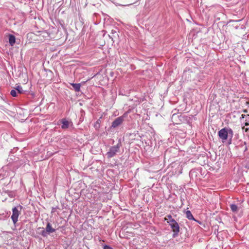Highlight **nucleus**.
Instances as JSON below:
<instances>
[{
  "mask_svg": "<svg viewBox=\"0 0 249 249\" xmlns=\"http://www.w3.org/2000/svg\"><path fill=\"white\" fill-rule=\"evenodd\" d=\"M218 136L223 142L229 139V137H233V132L230 128L224 127L218 132Z\"/></svg>",
  "mask_w": 249,
  "mask_h": 249,
  "instance_id": "obj_1",
  "label": "nucleus"
},
{
  "mask_svg": "<svg viewBox=\"0 0 249 249\" xmlns=\"http://www.w3.org/2000/svg\"><path fill=\"white\" fill-rule=\"evenodd\" d=\"M121 146V143L120 142L116 145L111 146L106 154L107 157L109 159L114 157L117 153L120 152Z\"/></svg>",
  "mask_w": 249,
  "mask_h": 249,
  "instance_id": "obj_2",
  "label": "nucleus"
},
{
  "mask_svg": "<svg viewBox=\"0 0 249 249\" xmlns=\"http://www.w3.org/2000/svg\"><path fill=\"white\" fill-rule=\"evenodd\" d=\"M167 223L170 226L173 232V237L175 238L178 236L179 231V226L178 222L174 219H172V220L167 221Z\"/></svg>",
  "mask_w": 249,
  "mask_h": 249,
  "instance_id": "obj_3",
  "label": "nucleus"
},
{
  "mask_svg": "<svg viewBox=\"0 0 249 249\" xmlns=\"http://www.w3.org/2000/svg\"><path fill=\"white\" fill-rule=\"evenodd\" d=\"M22 207L20 205L18 207H15L12 209V214L11 219L14 224H16L18 221V217L20 213V211L22 209Z\"/></svg>",
  "mask_w": 249,
  "mask_h": 249,
  "instance_id": "obj_4",
  "label": "nucleus"
},
{
  "mask_svg": "<svg viewBox=\"0 0 249 249\" xmlns=\"http://www.w3.org/2000/svg\"><path fill=\"white\" fill-rule=\"evenodd\" d=\"M125 113L120 117H117L113 121L111 124V127L115 128L120 125L124 121V118L125 117Z\"/></svg>",
  "mask_w": 249,
  "mask_h": 249,
  "instance_id": "obj_5",
  "label": "nucleus"
},
{
  "mask_svg": "<svg viewBox=\"0 0 249 249\" xmlns=\"http://www.w3.org/2000/svg\"><path fill=\"white\" fill-rule=\"evenodd\" d=\"M59 122L62 124L61 126V128L62 129H65L69 127L70 122L66 119L63 118L61 120H60Z\"/></svg>",
  "mask_w": 249,
  "mask_h": 249,
  "instance_id": "obj_6",
  "label": "nucleus"
},
{
  "mask_svg": "<svg viewBox=\"0 0 249 249\" xmlns=\"http://www.w3.org/2000/svg\"><path fill=\"white\" fill-rule=\"evenodd\" d=\"M119 2H122L124 5H130L135 3L139 0H118Z\"/></svg>",
  "mask_w": 249,
  "mask_h": 249,
  "instance_id": "obj_7",
  "label": "nucleus"
},
{
  "mask_svg": "<svg viewBox=\"0 0 249 249\" xmlns=\"http://www.w3.org/2000/svg\"><path fill=\"white\" fill-rule=\"evenodd\" d=\"M46 230H47V231L49 234H50L51 233L55 231V230L52 227V225L49 222L47 224Z\"/></svg>",
  "mask_w": 249,
  "mask_h": 249,
  "instance_id": "obj_8",
  "label": "nucleus"
},
{
  "mask_svg": "<svg viewBox=\"0 0 249 249\" xmlns=\"http://www.w3.org/2000/svg\"><path fill=\"white\" fill-rule=\"evenodd\" d=\"M38 230H41L40 234L43 237H46L49 233L47 231V230L44 229V228L39 227L38 228Z\"/></svg>",
  "mask_w": 249,
  "mask_h": 249,
  "instance_id": "obj_9",
  "label": "nucleus"
},
{
  "mask_svg": "<svg viewBox=\"0 0 249 249\" xmlns=\"http://www.w3.org/2000/svg\"><path fill=\"white\" fill-rule=\"evenodd\" d=\"M9 42L11 46L14 45L16 42L15 36L12 35H9Z\"/></svg>",
  "mask_w": 249,
  "mask_h": 249,
  "instance_id": "obj_10",
  "label": "nucleus"
},
{
  "mask_svg": "<svg viewBox=\"0 0 249 249\" xmlns=\"http://www.w3.org/2000/svg\"><path fill=\"white\" fill-rule=\"evenodd\" d=\"M71 85L72 86L75 91L79 92L80 91L81 88V84L80 83H71Z\"/></svg>",
  "mask_w": 249,
  "mask_h": 249,
  "instance_id": "obj_11",
  "label": "nucleus"
},
{
  "mask_svg": "<svg viewBox=\"0 0 249 249\" xmlns=\"http://www.w3.org/2000/svg\"><path fill=\"white\" fill-rule=\"evenodd\" d=\"M186 216L189 220H196L190 211H187L185 212Z\"/></svg>",
  "mask_w": 249,
  "mask_h": 249,
  "instance_id": "obj_12",
  "label": "nucleus"
},
{
  "mask_svg": "<svg viewBox=\"0 0 249 249\" xmlns=\"http://www.w3.org/2000/svg\"><path fill=\"white\" fill-rule=\"evenodd\" d=\"M230 208L231 211L233 213H237L238 210V208L236 204H231L230 205Z\"/></svg>",
  "mask_w": 249,
  "mask_h": 249,
  "instance_id": "obj_13",
  "label": "nucleus"
},
{
  "mask_svg": "<svg viewBox=\"0 0 249 249\" xmlns=\"http://www.w3.org/2000/svg\"><path fill=\"white\" fill-rule=\"evenodd\" d=\"M15 89L17 90V92L19 94H22L25 91V90H23L22 88L20 86H17L15 88Z\"/></svg>",
  "mask_w": 249,
  "mask_h": 249,
  "instance_id": "obj_14",
  "label": "nucleus"
},
{
  "mask_svg": "<svg viewBox=\"0 0 249 249\" xmlns=\"http://www.w3.org/2000/svg\"><path fill=\"white\" fill-rule=\"evenodd\" d=\"M102 116L100 117L99 119L97 120V121L96 122L95 124H94V127L96 129H98L100 126V124L101 123V119H102Z\"/></svg>",
  "mask_w": 249,
  "mask_h": 249,
  "instance_id": "obj_15",
  "label": "nucleus"
},
{
  "mask_svg": "<svg viewBox=\"0 0 249 249\" xmlns=\"http://www.w3.org/2000/svg\"><path fill=\"white\" fill-rule=\"evenodd\" d=\"M10 94L13 97H16L18 96V93L16 89H12L10 92Z\"/></svg>",
  "mask_w": 249,
  "mask_h": 249,
  "instance_id": "obj_16",
  "label": "nucleus"
},
{
  "mask_svg": "<svg viewBox=\"0 0 249 249\" xmlns=\"http://www.w3.org/2000/svg\"><path fill=\"white\" fill-rule=\"evenodd\" d=\"M103 249H113L111 247L108 246V245H104L103 246Z\"/></svg>",
  "mask_w": 249,
  "mask_h": 249,
  "instance_id": "obj_17",
  "label": "nucleus"
},
{
  "mask_svg": "<svg viewBox=\"0 0 249 249\" xmlns=\"http://www.w3.org/2000/svg\"><path fill=\"white\" fill-rule=\"evenodd\" d=\"M178 168L179 169V171L178 172V174H181L182 173V165H178Z\"/></svg>",
  "mask_w": 249,
  "mask_h": 249,
  "instance_id": "obj_18",
  "label": "nucleus"
},
{
  "mask_svg": "<svg viewBox=\"0 0 249 249\" xmlns=\"http://www.w3.org/2000/svg\"><path fill=\"white\" fill-rule=\"evenodd\" d=\"M178 117L179 115L178 113H174L172 115V119H175L176 117Z\"/></svg>",
  "mask_w": 249,
  "mask_h": 249,
  "instance_id": "obj_19",
  "label": "nucleus"
},
{
  "mask_svg": "<svg viewBox=\"0 0 249 249\" xmlns=\"http://www.w3.org/2000/svg\"><path fill=\"white\" fill-rule=\"evenodd\" d=\"M232 137H229V139L227 140L228 141V143L231 144V143Z\"/></svg>",
  "mask_w": 249,
  "mask_h": 249,
  "instance_id": "obj_20",
  "label": "nucleus"
},
{
  "mask_svg": "<svg viewBox=\"0 0 249 249\" xmlns=\"http://www.w3.org/2000/svg\"><path fill=\"white\" fill-rule=\"evenodd\" d=\"M167 217H168V218H169V221H170V220H172V219H173V218H172V216H171V215H167Z\"/></svg>",
  "mask_w": 249,
  "mask_h": 249,
  "instance_id": "obj_21",
  "label": "nucleus"
},
{
  "mask_svg": "<svg viewBox=\"0 0 249 249\" xmlns=\"http://www.w3.org/2000/svg\"><path fill=\"white\" fill-rule=\"evenodd\" d=\"M8 193H9V194H8V195H9L11 197H13V196H12V195H11V192H8Z\"/></svg>",
  "mask_w": 249,
  "mask_h": 249,
  "instance_id": "obj_22",
  "label": "nucleus"
},
{
  "mask_svg": "<svg viewBox=\"0 0 249 249\" xmlns=\"http://www.w3.org/2000/svg\"><path fill=\"white\" fill-rule=\"evenodd\" d=\"M246 104L248 105V107H249V101H246Z\"/></svg>",
  "mask_w": 249,
  "mask_h": 249,
  "instance_id": "obj_23",
  "label": "nucleus"
},
{
  "mask_svg": "<svg viewBox=\"0 0 249 249\" xmlns=\"http://www.w3.org/2000/svg\"><path fill=\"white\" fill-rule=\"evenodd\" d=\"M244 110V112L245 113H248V110L245 109V110Z\"/></svg>",
  "mask_w": 249,
  "mask_h": 249,
  "instance_id": "obj_24",
  "label": "nucleus"
},
{
  "mask_svg": "<svg viewBox=\"0 0 249 249\" xmlns=\"http://www.w3.org/2000/svg\"><path fill=\"white\" fill-rule=\"evenodd\" d=\"M249 130V128H245V131L247 132Z\"/></svg>",
  "mask_w": 249,
  "mask_h": 249,
  "instance_id": "obj_25",
  "label": "nucleus"
},
{
  "mask_svg": "<svg viewBox=\"0 0 249 249\" xmlns=\"http://www.w3.org/2000/svg\"><path fill=\"white\" fill-rule=\"evenodd\" d=\"M248 124H248V123H246V125H248Z\"/></svg>",
  "mask_w": 249,
  "mask_h": 249,
  "instance_id": "obj_26",
  "label": "nucleus"
}]
</instances>
